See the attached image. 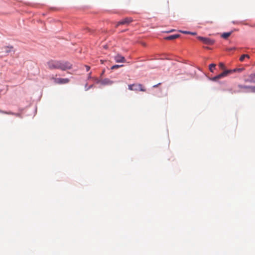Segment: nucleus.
<instances>
[{"label": "nucleus", "mask_w": 255, "mask_h": 255, "mask_svg": "<svg viewBox=\"0 0 255 255\" xmlns=\"http://www.w3.org/2000/svg\"><path fill=\"white\" fill-rule=\"evenodd\" d=\"M48 68L49 69H60L62 71L71 69L72 65L68 61H62L51 60L49 61L47 63Z\"/></svg>", "instance_id": "1"}, {"label": "nucleus", "mask_w": 255, "mask_h": 255, "mask_svg": "<svg viewBox=\"0 0 255 255\" xmlns=\"http://www.w3.org/2000/svg\"><path fill=\"white\" fill-rule=\"evenodd\" d=\"M238 87L239 89L234 93L239 92H252L255 93V86H247L242 84H239Z\"/></svg>", "instance_id": "2"}, {"label": "nucleus", "mask_w": 255, "mask_h": 255, "mask_svg": "<svg viewBox=\"0 0 255 255\" xmlns=\"http://www.w3.org/2000/svg\"><path fill=\"white\" fill-rule=\"evenodd\" d=\"M128 89L131 91L145 92L146 88L141 84L135 83L128 85Z\"/></svg>", "instance_id": "3"}, {"label": "nucleus", "mask_w": 255, "mask_h": 255, "mask_svg": "<svg viewBox=\"0 0 255 255\" xmlns=\"http://www.w3.org/2000/svg\"><path fill=\"white\" fill-rule=\"evenodd\" d=\"M236 70V69L225 70L221 74L211 78V80L213 81H216L219 79L227 76L229 74L234 73Z\"/></svg>", "instance_id": "4"}, {"label": "nucleus", "mask_w": 255, "mask_h": 255, "mask_svg": "<svg viewBox=\"0 0 255 255\" xmlns=\"http://www.w3.org/2000/svg\"><path fill=\"white\" fill-rule=\"evenodd\" d=\"M197 39L202 41L203 43L209 45H212L214 44L215 43V41L212 39L202 37V36H198Z\"/></svg>", "instance_id": "5"}, {"label": "nucleus", "mask_w": 255, "mask_h": 255, "mask_svg": "<svg viewBox=\"0 0 255 255\" xmlns=\"http://www.w3.org/2000/svg\"><path fill=\"white\" fill-rule=\"evenodd\" d=\"M54 82L58 84H65L69 82L70 80L68 78H53Z\"/></svg>", "instance_id": "6"}, {"label": "nucleus", "mask_w": 255, "mask_h": 255, "mask_svg": "<svg viewBox=\"0 0 255 255\" xmlns=\"http://www.w3.org/2000/svg\"><path fill=\"white\" fill-rule=\"evenodd\" d=\"M246 83H255V73L249 75L248 78L245 79Z\"/></svg>", "instance_id": "7"}, {"label": "nucleus", "mask_w": 255, "mask_h": 255, "mask_svg": "<svg viewBox=\"0 0 255 255\" xmlns=\"http://www.w3.org/2000/svg\"><path fill=\"white\" fill-rule=\"evenodd\" d=\"M132 21V20L131 18L126 17L125 19H124L123 20L118 22L116 26L118 27L119 25H120L121 24H128V23H130V22H131Z\"/></svg>", "instance_id": "8"}, {"label": "nucleus", "mask_w": 255, "mask_h": 255, "mask_svg": "<svg viewBox=\"0 0 255 255\" xmlns=\"http://www.w3.org/2000/svg\"><path fill=\"white\" fill-rule=\"evenodd\" d=\"M114 59L118 63H125L126 62V59L125 57L120 54H118L116 56H115Z\"/></svg>", "instance_id": "9"}, {"label": "nucleus", "mask_w": 255, "mask_h": 255, "mask_svg": "<svg viewBox=\"0 0 255 255\" xmlns=\"http://www.w3.org/2000/svg\"><path fill=\"white\" fill-rule=\"evenodd\" d=\"M179 37H180V35L178 34H176L171 35L167 36V37H165L164 39L166 40H172L176 39Z\"/></svg>", "instance_id": "10"}, {"label": "nucleus", "mask_w": 255, "mask_h": 255, "mask_svg": "<svg viewBox=\"0 0 255 255\" xmlns=\"http://www.w3.org/2000/svg\"><path fill=\"white\" fill-rule=\"evenodd\" d=\"M102 84L106 85H111L113 83V82L109 80V79H105L101 82Z\"/></svg>", "instance_id": "11"}, {"label": "nucleus", "mask_w": 255, "mask_h": 255, "mask_svg": "<svg viewBox=\"0 0 255 255\" xmlns=\"http://www.w3.org/2000/svg\"><path fill=\"white\" fill-rule=\"evenodd\" d=\"M232 33V31H230L229 32H224L222 34L221 36L222 38L224 39H227L231 35Z\"/></svg>", "instance_id": "12"}, {"label": "nucleus", "mask_w": 255, "mask_h": 255, "mask_svg": "<svg viewBox=\"0 0 255 255\" xmlns=\"http://www.w3.org/2000/svg\"><path fill=\"white\" fill-rule=\"evenodd\" d=\"M3 49H4V52L5 53H8L11 51V50L13 49V47L12 46H10V47L5 46L3 48Z\"/></svg>", "instance_id": "13"}, {"label": "nucleus", "mask_w": 255, "mask_h": 255, "mask_svg": "<svg viewBox=\"0 0 255 255\" xmlns=\"http://www.w3.org/2000/svg\"><path fill=\"white\" fill-rule=\"evenodd\" d=\"M245 58H250V56L248 54H243L241 55V56L240 58V60L242 62L244 61V59Z\"/></svg>", "instance_id": "14"}, {"label": "nucleus", "mask_w": 255, "mask_h": 255, "mask_svg": "<svg viewBox=\"0 0 255 255\" xmlns=\"http://www.w3.org/2000/svg\"><path fill=\"white\" fill-rule=\"evenodd\" d=\"M216 64L212 63L209 65V70L211 72H213V70L215 68Z\"/></svg>", "instance_id": "15"}, {"label": "nucleus", "mask_w": 255, "mask_h": 255, "mask_svg": "<svg viewBox=\"0 0 255 255\" xmlns=\"http://www.w3.org/2000/svg\"><path fill=\"white\" fill-rule=\"evenodd\" d=\"M123 66V65H115L114 66H113L112 67H111V69H117V68H118L119 67H122Z\"/></svg>", "instance_id": "16"}, {"label": "nucleus", "mask_w": 255, "mask_h": 255, "mask_svg": "<svg viewBox=\"0 0 255 255\" xmlns=\"http://www.w3.org/2000/svg\"><path fill=\"white\" fill-rule=\"evenodd\" d=\"M219 67L220 68H221L222 69H225V65L224 63H219Z\"/></svg>", "instance_id": "17"}, {"label": "nucleus", "mask_w": 255, "mask_h": 255, "mask_svg": "<svg viewBox=\"0 0 255 255\" xmlns=\"http://www.w3.org/2000/svg\"><path fill=\"white\" fill-rule=\"evenodd\" d=\"M180 32L182 33H184V34H189V33H190V31H181V30H180Z\"/></svg>", "instance_id": "18"}, {"label": "nucleus", "mask_w": 255, "mask_h": 255, "mask_svg": "<svg viewBox=\"0 0 255 255\" xmlns=\"http://www.w3.org/2000/svg\"><path fill=\"white\" fill-rule=\"evenodd\" d=\"M85 67H86V71H88L90 70V66L86 65Z\"/></svg>", "instance_id": "19"}, {"label": "nucleus", "mask_w": 255, "mask_h": 255, "mask_svg": "<svg viewBox=\"0 0 255 255\" xmlns=\"http://www.w3.org/2000/svg\"><path fill=\"white\" fill-rule=\"evenodd\" d=\"M0 112L2 113H4V114H11V113H7V112H3V111H1L0 110Z\"/></svg>", "instance_id": "20"}, {"label": "nucleus", "mask_w": 255, "mask_h": 255, "mask_svg": "<svg viewBox=\"0 0 255 255\" xmlns=\"http://www.w3.org/2000/svg\"><path fill=\"white\" fill-rule=\"evenodd\" d=\"M160 84H161V83H158V84H156V85H154V86H153V88L157 87H158L159 85H160Z\"/></svg>", "instance_id": "21"}, {"label": "nucleus", "mask_w": 255, "mask_h": 255, "mask_svg": "<svg viewBox=\"0 0 255 255\" xmlns=\"http://www.w3.org/2000/svg\"><path fill=\"white\" fill-rule=\"evenodd\" d=\"M88 79H91L92 78V77H91V73H90L89 74V75H88Z\"/></svg>", "instance_id": "22"}, {"label": "nucleus", "mask_w": 255, "mask_h": 255, "mask_svg": "<svg viewBox=\"0 0 255 255\" xmlns=\"http://www.w3.org/2000/svg\"><path fill=\"white\" fill-rule=\"evenodd\" d=\"M189 34H192V35H195L196 34V32H190V33H189Z\"/></svg>", "instance_id": "23"}, {"label": "nucleus", "mask_w": 255, "mask_h": 255, "mask_svg": "<svg viewBox=\"0 0 255 255\" xmlns=\"http://www.w3.org/2000/svg\"><path fill=\"white\" fill-rule=\"evenodd\" d=\"M236 70L234 72H235L236 71H242V69H235Z\"/></svg>", "instance_id": "24"}, {"label": "nucleus", "mask_w": 255, "mask_h": 255, "mask_svg": "<svg viewBox=\"0 0 255 255\" xmlns=\"http://www.w3.org/2000/svg\"><path fill=\"white\" fill-rule=\"evenodd\" d=\"M92 86H93V85H91L90 87L89 88H87V90H88L90 87H92Z\"/></svg>", "instance_id": "25"}, {"label": "nucleus", "mask_w": 255, "mask_h": 255, "mask_svg": "<svg viewBox=\"0 0 255 255\" xmlns=\"http://www.w3.org/2000/svg\"><path fill=\"white\" fill-rule=\"evenodd\" d=\"M174 30H171L170 31H169V32H172V31H173Z\"/></svg>", "instance_id": "26"}]
</instances>
